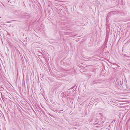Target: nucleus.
<instances>
[{"mask_svg":"<svg viewBox=\"0 0 130 130\" xmlns=\"http://www.w3.org/2000/svg\"><path fill=\"white\" fill-rule=\"evenodd\" d=\"M100 81V80H97L93 81L92 83V84L94 85L96 84L99 83L100 82H99Z\"/></svg>","mask_w":130,"mask_h":130,"instance_id":"f257e3e1","label":"nucleus"},{"mask_svg":"<svg viewBox=\"0 0 130 130\" xmlns=\"http://www.w3.org/2000/svg\"><path fill=\"white\" fill-rule=\"evenodd\" d=\"M4 86L2 85L0 86V91H3L4 90Z\"/></svg>","mask_w":130,"mask_h":130,"instance_id":"f03ea898","label":"nucleus"},{"mask_svg":"<svg viewBox=\"0 0 130 130\" xmlns=\"http://www.w3.org/2000/svg\"><path fill=\"white\" fill-rule=\"evenodd\" d=\"M116 81L117 82L118 85L119 86H120L121 85V84L119 82L120 80L118 79H117L116 80Z\"/></svg>","mask_w":130,"mask_h":130,"instance_id":"7ed1b4c3","label":"nucleus"},{"mask_svg":"<svg viewBox=\"0 0 130 130\" xmlns=\"http://www.w3.org/2000/svg\"><path fill=\"white\" fill-rule=\"evenodd\" d=\"M17 10H12V12L13 13H14L15 12H17Z\"/></svg>","mask_w":130,"mask_h":130,"instance_id":"20e7f679","label":"nucleus"},{"mask_svg":"<svg viewBox=\"0 0 130 130\" xmlns=\"http://www.w3.org/2000/svg\"><path fill=\"white\" fill-rule=\"evenodd\" d=\"M1 96L2 97L3 96V95H2V93L1 94Z\"/></svg>","mask_w":130,"mask_h":130,"instance_id":"39448f33","label":"nucleus"},{"mask_svg":"<svg viewBox=\"0 0 130 130\" xmlns=\"http://www.w3.org/2000/svg\"><path fill=\"white\" fill-rule=\"evenodd\" d=\"M116 64L115 63H114L113 64L114 65H116Z\"/></svg>","mask_w":130,"mask_h":130,"instance_id":"423d86ee","label":"nucleus"},{"mask_svg":"<svg viewBox=\"0 0 130 130\" xmlns=\"http://www.w3.org/2000/svg\"><path fill=\"white\" fill-rule=\"evenodd\" d=\"M95 124H96V123H95Z\"/></svg>","mask_w":130,"mask_h":130,"instance_id":"0eeeda50","label":"nucleus"}]
</instances>
